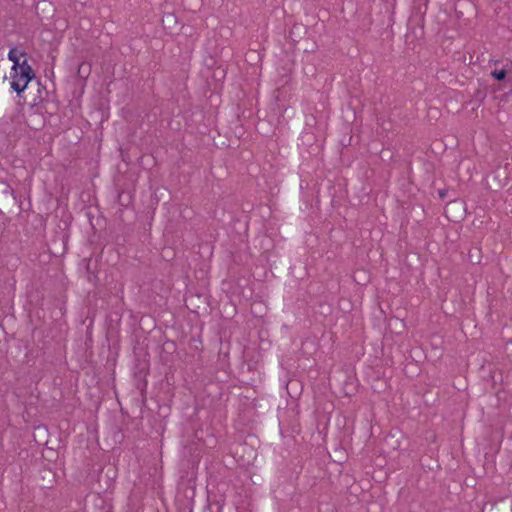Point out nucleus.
<instances>
[{
    "mask_svg": "<svg viewBox=\"0 0 512 512\" xmlns=\"http://www.w3.org/2000/svg\"><path fill=\"white\" fill-rule=\"evenodd\" d=\"M8 59L13 63L9 74L10 87L20 94L26 90L34 78V71L27 62L26 53L17 47L9 50Z\"/></svg>",
    "mask_w": 512,
    "mask_h": 512,
    "instance_id": "f257e3e1",
    "label": "nucleus"
},
{
    "mask_svg": "<svg viewBox=\"0 0 512 512\" xmlns=\"http://www.w3.org/2000/svg\"><path fill=\"white\" fill-rule=\"evenodd\" d=\"M492 76L496 79V80H499V81H502L505 79L506 77V71L501 69V70H495L492 72Z\"/></svg>",
    "mask_w": 512,
    "mask_h": 512,
    "instance_id": "f03ea898",
    "label": "nucleus"
}]
</instances>
